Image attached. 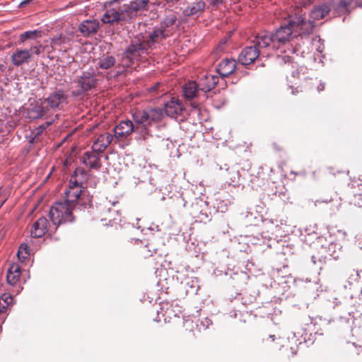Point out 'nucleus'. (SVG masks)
<instances>
[{
    "mask_svg": "<svg viewBox=\"0 0 362 362\" xmlns=\"http://www.w3.org/2000/svg\"><path fill=\"white\" fill-rule=\"evenodd\" d=\"M169 37L158 27L149 33L148 39L135 38L125 49L123 55L122 65L129 66L134 60L144 59L149 54V50L157 48L163 40Z\"/></svg>",
    "mask_w": 362,
    "mask_h": 362,
    "instance_id": "1",
    "label": "nucleus"
},
{
    "mask_svg": "<svg viewBox=\"0 0 362 362\" xmlns=\"http://www.w3.org/2000/svg\"><path fill=\"white\" fill-rule=\"evenodd\" d=\"M274 37V43L277 45V49H281V52H285L286 47L288 52L300 54L302 57H305L306 54L310 52V47H303L300 42H298L296 32L293 26L289 25V21L286 25H281L276 30V33L273 34Z\"/></svg>",
    "mask_w": 362,
    "mask_h": 362,
    "instance_id": "2",
    "label": "nucleus"
},
{
    "mask_svg": "<svg viewBox=\"0 0 362 362\" xmlns=\"http://www.w3.org/2000/svg\"><path fill=\"white\" fill-rule=\"evenodd\" d=\"M349 4V1L347 0H340L337 3L329 0L315 6L310 11V16L313 20H320L329 16L330 13L333 16L341 15L348 11Z\"/></svg>",
    "mask_w": 362,
    "mask_h": 362,
    "instance_id": "3",
    "label": "nucleus"
},
{
    "mask_svg": "<svg viewBox=\"0 0 362 362\" xmlns=\"http://www.w3.org/2000/svg\"><path fill=\"white\" fill-rule=\"evenodd\" d=\"M289 25L293 26L296 37H298V42H300L302 45L310 43V35L315 27L313 21L306 20L302 16H296L289 21Z\"/></svg>",
    "mask_w": 362,
    "mask_h": 362,
    "instance_id": "4",
    "label": "nucleus"
},
{
    "mask_svg": "<svg viewBox=\"0 0 362 362\" xmlns=\"http://www.w3.org/2000/svg\"><path fill=\"white\" fill-rule=\"evenodd\" d=\"M74 207L65 201L57 202L50 209L49 217L53 224L59 226L66 222H72L74 216L72 211Z\"/></svg>",
    "mask_w": 362,
    "mask_h": 362,
    "instance_id": "5",
    "label": "nucleus"
},
{
    "mask_svg": "<svg viewBox=\"0 0 362 362\" xmlns=\"http://www.w3.org/2000/svg\"><path fill=\"white\" fill-rule=\"evenodd\" d=\"M74 83L72 94L74 96H79L95 87L96 78L93 72L83 71L77 77Z\"/></svg>",
    "mask_w": 362,
    "mask_h": 362,
    "instance_id": "6",
    "label": "nucleus"
},
{
    "mask_svg": "<svg viewBox=\"0 0 362 362\" xmlns=\"http://www.w3.org/2000/svg\"><path fill=\"white\" fill-rule=\"evenodd\" d=\"M115 143H125L136 129L132 121L127 119L119 122L113 129Z\"/></svg>",
    "mask_w": 362,
    "mask_h": 362,
    "instance_id": "7",
    "label": "nucleus"
},
{
    "mask_svg": "<svg viewBox=\"0 0 362 362\" xmlns=\"http://www.w3.org/2000/svg\"><path fill=\"white\" fill-rule=\"evenodd\" d=\"M253 42L254 46L265 53L264 57L270 54L267 49H277V45L274 43V37L272 33H260L255 37Z\"/></svg>",
    "mask_w": 362,
    "mask_h": 362,
    "instance_id": "8",
    "label": "nucleus"
},
{
    "mask_svg": "<svg viewBox=\"0 0 362 362\" xmlns=\"http://www.w3.org/2000/svg\"><path fill=\"white\" fill-rule=\"evenodd\" d=\"M133 123L136 132L139 133L144 139L148 134V127L151 126L146 110H139L132 113Z\"/></svg>",
    "mask_w": 362,
    "mask_h": 362,
    "instance_id": "9",
    "label": "nucleus"
},
{
    "mask_svg": "<svg viewBox=\"0 0 362 362\" xmlns=\"http://www.w3.org/2000/svg\"><path fill=\"white\" fill-rule=\"evenodd\" d=\"M264 52L254 45L246 47L238 57V62L245 66L252 64L259 57H264Z\"/></svg>",
    "mask_w": 362,
    "mask_h": 362,
    "instance_id": "10",
    "label": "nucleus"
},
{
    "mask_svg": "<svg viewBox=\"0 0 362 362\" xmlns=\"http://www.w3.org/2000/svg\"><path fill=\"white\" fill-rule=\"evenodd\" d=\"M68 95L62 89H56L45 99V103L52 110H60L66 103Z\"/></svg>",
    "mask_w": 362,
    "mask_h": 362,
    "instance_id": "11",
    "label": "nucleus"
},
{
    "mask_svg": "<svg viewBox=\"0 0 362 362\" xmlns=\"http://www.w3.org/2000/svg\"><path fill=\"white\" fill-rule=\"evenodd\" d=\"M102 155L100 152L92 148L91 151H86L83 153L81 161L85 165L91 169L99 170L102 166L100 160Z\"/></svg>",
    "mask_w": 362,
    "mask_h": 362,
    "instance_id": "12",
    "label": "nucleus"
},
{
    "mask_svg": "<svg viewBox=\"0 0 362 362\" xmlns=\"http://www.w3.org/2000/svg\"><path fill=\"white\" fill-rule=\"evenodd\" d=\"M32 59V51L28 49L16 48L11 55V60L15 66L28 64Z\"/></svg>",
    "mask_w": 362,
    "mask_h": 362,
    "instance_id": "13",
    "label": "nucleus"
},
{
    "mask_svg": "<svg viewBox=\"0 0 362 362\" xmlns=\"http://www.w3.org/2000/svg\"><path fill=\"white\" fill-rule=\"evenodd\" d=\"M100 22L96 19H88L82 21L78 25L81 35L88 37L95 34L100 28Z\"/></svg>",
    "mask_w": 362,
    "mask_h": 362,
    "instance_id": "14",
    "label": "nucleus"
},
{
    "mask_svg": "<svg viewBox=\"0 0 362 362\" xmlns=\"http://www.w3.org/2000/svg\"><path fill=\"white\" fill-rule=\"evenodd\" d=\"M184 110L182 103L176 98H172L170 101L164 105L165 113L171 117H177L181 115Z\"/></svg>",
    "mask_w": 362,
    "mask_h": 362,
    "instance_id": "15",
    "label": "nucleus"
},
{
    "mask_svg": "<svg viewBox=\"0 0 362 362\" xmlns=\"http://www.w3.org/2000/svg\"><path fill=\"white\" fill-rule=\"evenodd\" d=\"M113 141L115 142L113 134L105 132L98 136L92 146V148L103 154L107 147Z\"/></svg>",
    "mask_w": 362,
    "mask_h": 362,
    "instance_id": "16",
    "label": "nucleus"
},
{
    "mask_svg": "<svg viewBox=\"0 0 362 362\" xmlns=\"http://www.w3.org/2000/svg\"><path fill=\"white\" fill-rule=\"evenodd\" d=\"M237 62L233 59H224L217 65L216 70L221 77H228L236 69Z\"/></svg>",
    "mask_w": 362,
    "mask_h": 362,
    "instance_id": "17",
    "label": "nucleus"
},
{
    "mask_svg": "<svg viewBox=\"0 0 362 362\" xmlns=\"http://www.w3.org/2000/svg\"><path fill=\"white\" fill-rule=\"evenodd\" d=\"M81 193L82 187L81 186L69 182V189H67L64 192L65 197L64 201L74 207L75 202L80 200Z\"/></svg>",
    "mask_w": 362,
    "mask_h": 362,
    "instance_id": "18",
    "label": "nucleus"
},
{
    "mask_svg": "<svg viewBox=\"0 0 362 362\" xmlns=\"http://www.w3.org/2000/svg\"><path fill=\"white\" fill-rule=\"evenodd\" d=\"M218 82V76L213 74H205L199 79V88L203 92H209L215 87Z\"/></svg>",
    "mask_w": 362,
    "mask_h": 362,
    "instance_id": "19",
    "label": "nucleus"
},
{
    "mask_svg": "<svg viewBox=\"0 0 362 362\" xmlns=\"http://www.w3.org/2000/svg\"><path fill=\"white\" fill-rule=\"evenodd\" d=\"M49 222L45 217H40L33 225L30 233L33 238H41L48 231Z\"/></svg>",
    "mask_w": 362,
    "mask_h": 362,
    "instance_id": "20",
    "label": "nucleus"
},
{
    "mask_svg": "<svg viewBox=\"0 0 362 362\" xmlns=\"http://www.w3.org/2000/svg\"><path fill=\"white\" fill-rule=\"evenodd\" d=\"M177 18L175 14L166 16L158 26L165 35L170 37L175 30V23Z\"/></svg>",
    "mask_w": 362,
    "mask_h": 362,
    "instance_id": "21",
    "label": "nucleus"
},
{
    "mask_svg": "<svg viewBox=\"0 0 362 362\" xmlns=\"http://www.w3.org/2000/svg\"><path fill=\"white\" fill-rule=\"evenodd\" d=\"M101 21L104 24H113L121 22L120 11L119 8H107L101 18Z\"/></svg>",
    "mask_w": 362,
    "mask_h": 362,
    "instance_id": "22",
    "label": "nucleus"
},
{
    "mask_svg": "<svg viewBox=\"0 0 362 362\" xmlns=\"http://www.w3.org/2000/svg\"><path fill=\"white\" fill-rule=\"evenodd\" d=\"M205 7L206 4L204 1H197L184 8L182 13L185 16H199Z\"/></svg>",
    "mask_w": 362,
    "mask_h": 362,
    "instance_id": "23",
    "label": "nucleus"
},
{
    "mask_svg": "<svg viewBox=\"0 0 362 362\" xmlns=\"http://www.w3.org/2000/svg\"><path fill=\"white\" fill-rule=\"evenodd\" d=\"M69 42V38L64 35L60 34L51 38V46L52 49L58 48L59 51L66 52L65 46Z\"/></svg>",
    "mask_w": 362,
    "mask_h": 362,
    "instance_id": "24",
    "label": "nucleus"
},
{
    "mask_svg": "<svg viewBox=\"0 0 362 362\" xmlns=\"http://www.w3.org/2000/svg\"><path fill=\"white\" fill-rule=\"evenodd\" d=\"M21 275V267L18 264H13L9 267L6 280L8 284L15 285L19 280Z\"/></svg>",
    "mask_w": 362,
    "mask_h": 362,
    "instance_id": "25",
    "label": "nucleus"
},
{
    "mask_svg": "<svg viewBox=\"0 0 362 362\" xmlns=\"http://www.w3.org/2000/svg\"><path fill=\"white\" fill-rule=\"evenodd\" d=\"M149 0H134L131 1L129 5L132 8V11L137 17L141 13L148 10Z\"/></svg>",
    "mask_w": 362,
    "mask_h": 362,
    "instance_id": "26",
    "label": "nucleus"
},
{
    "mask_svg": "<svg viewBox=\"0 0 362 362\" xmlns=\"http://www.w3.org/2000/svg\"><path fill=\"white\" fill-rule=\"evenodd\" d=\"M120 16H121V22L124 23H131L133 20H134L136 16L132 11V8L129 5V4H124L122 6L119 7Z\"/></svg>",
    "mask_w": 362,
    "mask_h": 362,
    "instance_id": "27",
    "label": "nucleus"
},
{
    "mask_svg": "<svg viewBox=\"0 0 362 362\" xmlns=\"http://www.w3.org/2000/svg\"><path fill=\"white\" fill-rule=\"evenodd\" d=\"M87 175L85 171L81 168H76L74 174L71 175L69 182L74 183L76 185L81 186L84 188L83 184L86 182Z\"/></svg>",
    "mask_w": 362,
    "mask_h": 362,
    "instance_id": "28",
    "label": "nucleus"
},
{
    "mask_svg": "<svg viewBox=\"0 0 362 362\" xmlns=\"http://www.w3.org/2000/svg\"><path fill=\"white\" fill-rule=\"evenodd\" d=\"M199 90L198 83L195 81H188L183 87L184 95L187 99H192L196 96Z\"/></svg>",
    "mask_w": 362,
    "mask_h": 362,
    "instance_id": "29",
    "label": "nucleus"
},
{
    "mask_svg": "<svg viewBox=\"0 0 362 362\" xmlns=\"http://www.w3.org/2000/svg\"><path fill=\"white\" fill-rule=\"evenodd\" d=\"M116 63L115 57L111 55H103L98 59L96 66L102 69H108L112 67Z\"/></svg>",
    "mask_w": 362,
    "mask_h": 362,
    "instance_id": "30",
    "label": "nucleus"
},
{
    "mask_svg": "<svg viewBox=\"0 0 362 362\" xmlns=\"http://www.w3.org/2000/svg\"><path fill=\"white\" fill-rule=\"evenodd\" d=\"M150 124L160 122L164 117V112L160 108H152L146 110Z\"/></svg>",
    "mask_w": 362,
    "mask_h": 362,
    "instance_id": "31",
    "label": "nucleus"
},
{
    "mask_svg": "<svg viewBox=\"0 0 362 362\" xmlns=\"http://www.w3.org/2000/svg\"><path fill=\"white\" fill-rule=\"evenodd\" d=\"M148 92L151 94L152 97L159 98L166 93L165 85L161 83H156L155 85L149 87Z\"/></svg>",
    "mask_w": 362,
    "mask_h": 362,
    "instance_id": "32",
    "label": "nucleus"
},
{
    "mask_svg": "<svg viewBox=\"0 0 362 362\" xmlns=\"http://www.w3.org/2000/svg\"><path fill=\"white\" fill-rule=\"evenodd\" d=\"M48 112L47 107L44 106L43 103L36 105L31 109L30 113L33 119H38L47 115Z\"/></svg>",
    "mask_w": 362,
    "mask_h": 362,
    "instance_id": "33",
    "label": "nucleus"
},
{
    "mask_svg": "<svg viewBox=\"0 0 362 362\" xmlns=\"http://www.w3.org/2000/svg\"><path fill=\"white\" fill-rule=\"evenodd\" d=\"M41 36H42V32L40 30H28V31L21 33L19 35V41L23 43L28 39L35 40L36 38L40 37Z\"/></svg>",
    "mask_w": 362,
    "mask_h": 362,
    "instance_id": "34",
    "label": "nucleus"
},
{
    "mask_svg": "<svg viewBox=\"0 0 362 362\" xmlns=\"http://www.w3.org/2000/svg\"><path fill=\"white\" fill-rule=\"evenodd\" d=\"M13 298L9 293H4L0 297V313H6L7 308L11 304Z\"/></svg>",
    "mask_w": 362,
    "mask_h": 362,
    "instance_id": "35",
    "label": "nucleus"
},
{
    "mask_svg": "<svg viewBox=\"0 0 362 362\" xmlns=\"http://www.w3.org/2000/svg\"><path fill=\"white\" fill-rule=\"evenodd\" d=\"M321 40L319 37L313 38L310 40V43H306L307 45H312L313 47H315L316 51L321 54L323 52L324 46L321 44Z\"/></svg>",
    "mask_w": 362,
    "mask_h": 362,
    "instance_id": "36",
    "label": "nucleus"
},
{
    "mask_svg": "<svg viewBox=\"0 0 362 362\" xmlns=\"http://www.w3.org/2000/svg\"><path fill=\"white\" fill-rule=\"evenodd\" d=\"M17 255L21 261H24L26 259L28 255V245L22 244L19 247Z\"/></svg>",
    "mask_w": 362,
    "mask_h": 362,
    "instance_id": "37",
    "label": "nucleus"
},
{
    "mask_svg": "<svg viewBox=\"0 0 362 362\" xmlns=\"http://www.w3.org/2000/svg\"><path fill=\"white\" fill-rule=\"evenodd\" d=\"M45 129V127L42 126H40L39 127H37L32 132V134L33 135V139H31V143H35L37 141L38 136L43 132Z\"/></svg>",
    "mask_w": 362,
    "mask_h": 362,
    "instance_id": "38",
    "label": "nucleus"
},
{
    "mask_svg": "<svg viewBox=\"0 0 362 362\" xmlns=\"http://www.w3.org/2000/svg\"><path fill=\"white\" fill-rule=\"evenodd\" d=\"M45 47L42 45H38L29 48V50L32 51V56L33 54L40 55L44 50Z\"/></svg>",
    "mask_w": 362,
    "mask_h": 362,
    "instance_id": "39",
    "label": "nucleus"
},
{
    "mask_svg": "<svg viewBox=\"0 0 362 362\" xmlns=\"http://www.w3.org/2000/svg\"><path fill=\"white\" fill-rule=\"evenodd\" d=\"M313 0H299V4L303 6H306L312 3Z\"/></svg>",
    "mask_w": 362,
    "mask_h": 362,
    "instance_id": "40",
    "label": "nucleus"
},
{
    "mask_svg": "<svg viewBox=\"0 0 362 362\" xmlns=\"http://www.w3.org/2000/svg\"><path fill=\"white\" fill-rule=\"evenodd\" d=\"M223 2V0H212L211 4L214 6H216Z\"/></svg>",
    "mask_w": 362,
    "mask_h": 362,
    "instance_id": "41",
    "label": "nucleus"
},
{
    "mask_svg": "<svg viewBox=\"0 0 362 362\" xmlns=\"http://www.w3.org/2000/svg\"><path fill=\"white\" fill-rule=\"evenodd\" d=\"M325 89V83H320L317 86V91L321 92Z\"/></svg>",
    "mask_w": 362,
    "mask_h": 362,
    "instance_id": "42",
    "label": "nucleus"
},
{
    "mask_svg": "<svg viewBox=\"0 0 362 362\" xmlns=\"http://www.w3.org/2000/svg\"><path fill=\"white\" fill-rule=\"evenodd\" d=\"M291 77L293 78H300L299 72L298 71H293L291 75Z\"/></svg>",
    "mask_w": 362,
    "mask_h": 362,
    "instance_id": "43",
    "label": "nucleus"
},
{
    "mask_svg": "<svg viewBox=\"0 0 362 362\" xmlns=\"http://www.w3.org/2000/svg\"><path fill=\"white\" fill-rule=\"evenodd\" d=\"M285 63H286L287 62H288L290 60V57H288V55H286V56H282L280 57Z\"/></svg>",
    "mask_w": 362,
    "mask_h": 362,
    "instance_id": "44",
    "label": "nucleus"
},
{
    "mask_svg": "<svg viewBox=\"0 0 362 362\" xmlns=\"http://www.w3.org/2000/svg\"><path fill=\"white\" fill-rule=\"evenodd\" d=\"M205 323H206V324H204V323L202 322V325L204 327L205 326V327H206V328H207V327H209V323H210V320H208V319H206V320H205Z\"/></svg>",
    "mask_w": 362,
    "mask_h": 362,
    "instance_id": "45",
    "label": "nucleus"
},
{
    "mask_svg": "<svg viewBox=\"0 0 362 362\" xmlns=\"http://www.w3.org/2000/svg\"><path fill=\"white\" fill-rule=\"evenodd\" d=\"M289 88L292 90V94L293 95H295L296 93L298 92V90H297V88H294L293 86H290Z\"/></svg>",
    "mask_w": 362,
    "mask_h": 362,
    "instance_id": "46",
    "label": "nucleus"
},
{
    "mask_svg": "<svg viewBox=\"0 0 362 362\" xmlns=\"http://www.w3.org/2000/svg\"><path fill=\"white\" fill-rule=\"evenodd\" d=\"M6 70V65L4 64H0V71H4Z\"/></svg>",
    "mask_w": 362,
    "mask_h": 362,
    "instance_id": "47",
    "label": "nucleus"
},
{
    "mask_svg": "<svg viewBox=\"0 0 362 362\" xmlns=\"http://www.w3.org/2000/svg\"><path fill=\"white\" fill-rule=\"evenodd\" d=\"M311 259H312V262H313V264L316 265L317 262L316 257L315 256H313Z\"/></svg>",
    "mask_w": 362,
    "mask_h": 362,
    "instance_id": "48",
    "label": "nucleus"
},
{
    "mask_svg": "<svg viewBox=\"0 0 362 362\" xmlns=\"http://www.w3.org/2000/svg\"><path fill=\"white\" fill-rule=\"evenodd\" d=\"M317 261L319 262L318 267H319L320 269H322V262L321 261L320 259H319Z\"/></svg>",
    "mask_w": 362,
    "mask_h": 362,
    "instance_id": "49",
    "label": "nucleus"
},
{
    "mask_svg": "<svg viewBox=\"0 0 362 362\" xmlns=\"http://www.w3.org/2000/svg\"><path fill=\"white\" fill-rule=\"evenodd\" d=\"M191 105L194 109H196L197 107V105L195 104L194 103H191Z\"/></svg>",
    "mask_w": 362,
    "mask_h": 362,
    "instance_id": "50",
    "label": "nucleus"
},
{
    "mask_svg": "<svg viewBox=\"0 0 362 362\" xmlns=\"http://www.w3.org/2000/svg\"><path fill=\"white\" fill-rule=\"evenodd\" d=\"M6 202V198L4 197V199L1 201V205H0V207L4 204V202Z\"/></svg>",
    "mask_w": 362,
    "mask_h": 362,
    "instance_id": "51",
    "label": "nucleus"
},
{
    "mask_svg": "<svg viewBox=\"0 0 362 362\" xmlns=\"http://www.w3.org/2000/svg\"><path fill=\"white\" fill-rule=\"evenodd\" d=\"M274 337H275L274 335H270L269 336V338H271L273 341L274 340Z\"/></svg>",
    "mask_w": 362,
    "mask_h": 362,
    "instance_id": "52",
    "label": "nucleus"
},
{
    "mask_svg": "<svg viewBox=\"0 0 362 362\" xmlns=\"http://www.w3.org/2000/svg\"><path fill=\"white\" fill-rule=\"evenodd\" d=\"M3 194V191L1 189V188H0V197L2 196Z\"/></svg>",
    "mask_w": 362,
    "mask_h": 362,
    "instance_id": "53",
    "label": "nucleus"
},
{
    "mask_svg": "<svg viewBox=\"0 0 362 362\" xmlns=\"http://www.w3.org/2000/svg\"><path fill=\"white\" fill-rule=\"evenodd\" d=\"M288 81H289L290 83H294V81H292L291 79H290L288 77Z\"/></svg>",
    "mask_w": 362,
    "mask_h": 362,
    "instance_id": "54",
    "label": "nucleus"
},
{
    "mask_svg": "<svg viewBox=\"0 0 362 362\" xmlns=\"http://www.w3.org/2000/svg\"><path fill=\"white\" fill-rule=\"evenodd\" d=\"M106 211L109 214L111 212V209L110 208H107Z\"/></svg>",
    "mask_w": 362,
    "mask_h": 362,
    "instance_id": "55",
    "label": "nucleus"
},
{
    "mask_svg": "<svg viewBox=\"0 0 362 362\" xmlns=\"http://www.w3.org/2000/svg\"><path fill=\"white\" fill-rule=\"evenodd\" d=\"M112 220V217L110 216H109V221H110Z\"/></svg>",
    "mask_w": 362,
    "mask_h": 362,
    "instance_id": "56",
    "label": "nucleus"
},
{
    "mask_svg": "<svg viewBox=\"0 0 362 362\" xmlns=\"http://www.w3.org/2000/svg\"><path fill=\"white\" fill-rule=\"evenodd\" d=\"M117 1V0H114V1H112V3H114V2Z\"/></svg>",
    "mask_w": 362,
    "mask_h": 362,
    "instance_id": "57",
    "label": "nucleus"
}]
</instances>
